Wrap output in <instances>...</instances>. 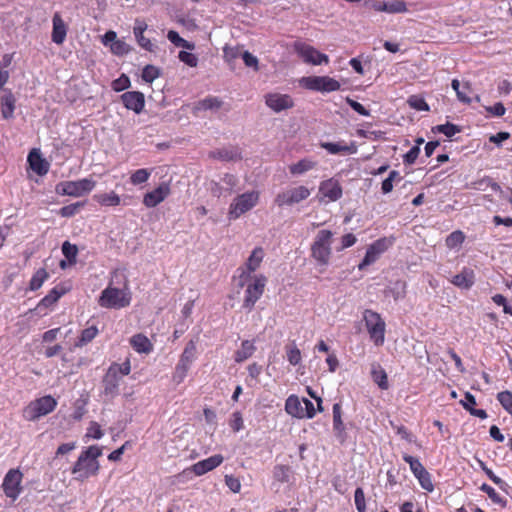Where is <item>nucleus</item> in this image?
<instances>
[{
  "mask_svg": "<svg viewBox=\"0 0 512 512\" xmlns=\"http://www.w3.org/2000/svg\"><path fill=\"white\" fill-rule=\"evenodd\" d=\"M102 455L101 447L92 445L83 450L72 468L77 481H84L98 474L100 465L98 458Z\"/></svg>",
  "mask_w": 512,
  "mask_h": 512,
  "instance_id": "nucleus-1",
  "label": "nucleus"
},
{
  "mask_svg": "<svg viewBox=\"0 0 512 512\" xmlns=\"http://www.w3.org/2000/svg\"><path fill=\"white\" fill-rule=\"evenodd\" d=\"M333 233L330 230L322 229L316 234L311 245L312 258L322 266L329 264L332 255Z\"/></svg>",
  "mask_w": 512,
  "mask_h": 512,
  "instance_id": "nucleus-2",
  "label": "nucleus"
},
{
  "mask_svg": "<svg viewBox=\"0 0 512 512\" xmlns=\"http://www.w3.org/2000/svg\"><path fill=\"white\" fill-rule=\"evenodd\" d=\"M131 302V293L125 285L123 288L106 287L98 299V304L107 309H121Z\"/></svg>",
  "mask_w": 512,
  "mask_h": 512,
  "instance_id": "nucleus-3",
  "label": "nucleus"
},
{
  "mask_svg": "<svg viewBox=\"0 0 512 512\" xmlns=\"http://www.w3.org/2000/svg\"><path fill=\"white\" fill-rule=\"evenodd\" d=\"M259 199L260 193L256 190L237 195L229 205L227 213L228 219L230 221L236 220L251 211L258 204Z\"/></svg>",
  "mask_w": 512,
  "mask_h": 512,
  "instance_id": "nucleus-4",
  "label": "nucleus"
},
{
  "mask_svg": "<svg viewBox=\"0 0 512 512\" xmlns=\"http://www.w3.org/2000/svg\"><path fill=\"white\" fill-rule=\"evenodd\" d=\"M362 318L370 340L375 346H382L385 342L386 323L381 315L371 309H366Z\"/></svg>",
  "mask_w": 512,
  "mask_h": 512,
  "instance_id": "nucleus-5",
  "label": "nucleus"
},
{
  "mask_svg": "<svg viewBox=\"0 0 512 512\" xmlns=\"http://www.w3.org/2000/svg\"><path fill=\"white\" fill-rule=\"evenodd\" d=\"M57 407V400L50 395L31 401L23 410V417L27 421H36L51 413Z\"/></svg>",
  "mask_w": 512,
  "mask_h": 512,
  "instance_id": "nucleus-6",
  "label": "nucleus"
},
{
  "mask_svg": "<svg viewBox=\"0 0 512 512\" xmlns=\"http://www.w3.org/2000/svg\"><path fill=\"white\" fill-rule=\"evenodd\" d=\"M96 186V181L92 178H83L76 181H62L55 187L58 195L71 197H82L89 194Z\"/></svg>",
  "mask_w": 512,
  "mask_h": 512,
  "instance_id": "nucleus-7",
  "label": "nucleus"
},
{
  "mask_svg": "<svg viewBox=\"0 0 512 512\" xmlns=\"http://www.w3.org/2000/svg\"><path fill=\"white\" fill-rule=\"evenodd\" d=\"M266 284L267 278L262 274L250 277V282L247 283L242 304L245 310L250 312L253 309L255 303L262 297Z\"/></svg>",
  "mask_w": 512,
  "mask_h": 512,
  "instance_id": "nucleus-8",
  "label": "nucleus"
},
{
  "mask_svg": "<svg viewBox=\"0 0 512 512\" xmlns=\"http://www.w3.org/2000/svg\"><path fill=\"white\" fill-rule=\"evenodd\" d=\"M299 84L305 89L322 93L334 92L339 90L341 87L339 81L329 76L302 77L299 80Z\"/></svg>",
  "mask_w": 512,
  "mask_h": 512,
  "instance_id": "nucleus-9",
  "label": "nucleus"
},
{
  "mask_svg": "<svg viewBox=\"0 0 512 512\" xmlns=\"http://www.w3.org/2000/svg\"><path fill=\"white\" fill-rule=\"evenodd\" d=\"M196 359V344L194 341H189L175 367L173 373V381L177 384H180L186 378L188 371L190 370L192 363Z\"/></svg>",
  "mask_w": 512,
  "mask_h": 512,
  "instance_id": "nucleus-10",
  "label": "nucleus"
},
{
  "mask_svg": "<svg viewBox=\"0 0 512 512\" xmlns=\"http://www.w3.org/2000/svg\"><path fill=\"white\" fill-rule=\"evenodd\" d=\"M310 195L311 189L304 185H298L278 193L274 201L279 207L293 206L306 200Z\"/></svg>",
  "mask_w": 512,
  "mask_h": 512,
  "instance_id": "nucleus-11",
  "label": "nucleus"
},
{
  "mask_svg": "<svg viewBox=\"0 0 512 512\" xmlns=\"http://www.w3.org/2000/svg\"><path fill=\"white\" fill-rule=\"evenodd\" d=\"M294 50L303 62L307 64L321 65L329 63V57L326 54L319 52L316 48L304 42H296Z\"/></svg>",
  "mask_w": 512,
  "mask_h": 512,
  "instance_id": "nucleus-12",
  "label": "nucleus"
},
{
  "mask_svg": "<svg viewBox=\"0 0 512 512\" xmlns=\"http://www.w3.org/2000/svg\"><path fill=\"white\" fill-rule=\"evenodd\" d=\"M393 241L386 237L374 241L367 247L366 254L362 262L358 265L359 270L365 269L367 266L375 263L379 257L392 246Z\"/></svg>",
  "mask_w": 512,
  "mask_h": 512,
  "instance_id": "nucleus-13",
  "label": "nucleus"
},
{
  "mask_svg": "<svg viewBox=\"0 0 512 512\" xmlns=\"http://www.w3.org/2000/svg\"><path fill=\"white\" fill-rule=\"evenodd\" d=\"M23 474L18 469H10L4 477L2 489L6 497L16 500L22 492Z\"/></svg>",
  "mask_w": 512,
  "mask_h": 512,
  "instance_id": "nucleus-14",
  "label": "nucleus"
},
{
  "mask_svg": "<svg viewBox=\"0 0 512 512\" xmlns=\"http://www.w3.org/2000/svg\"><path fill=\"white\" fill-rule=\"evenodd\" d=\"M343 191L339 181L335 178L324 180L319 185V200L324 202H335L342 197Z\"/></svg>",
  "mask_w": 512,
  "mask_h": 512,
  "instance_id": "nucleus-15",
  "label": "nucleus"
},
{
  "mask_svg": "<svg viewBox=\"0 0 512 512\" xmlns=\"http://www.w3.org/2000/svg\"><path fill=\"white\" fill-rule=\"evenodd\" d=\"M171 193L170 182H161L155 189L143 196V204L147 208H154L162 203Z\"/></svg>",
  "mask_w": 512,
  "mask_h": 512,
  "instance_id": "nucleus-16",
  "label": "nucleus"
},
{
  "mask_svg": "<svg viewBox=\"0 0 512 512\" xmlns=\"http://www.w3.org/2000/svg\"><path fill=\"white\" fill-rule=\"evenodd\" d=\"M265 104L274 112L279 113L292 108L294 101L288 94L272 92L265 95Z\"/></svg>",
  "mask_w": 512,
  "mask_h": 512,
  "instance_id": "nucleus-17",
  "label": "nucleus"
},
{
  "mask_svg": "<svg viewBox=\"0 0 512 512\" xmlns=\"http://www.w3.org/2000/svg\"><path fill=\"white\" fill-rule=\"evenodd\" d=\"M224 461V457L220 454L212 455L204 460H201L195 464H193L190 468L184 470L183 473H186L187 471L193 472L196 476H202L218 466L222 464Z\"/></svg>",
  "mask_w": 512,
  "mask_h": 512,
  "instance_id": "nucleus-18",
  "label": "nucleus"
},
{
  "mask_svg": "<svg viewBox=\"0 0 512 512\" xmlns=\"http://www.w3.org/2000/svg\"><path fill=\"white\" fill-rule=\"evenodd\" d=\"M371 8L378 12L388 14H398L407 12V4L404 0L380 1L376 0L371 3Z\"/></svg>",
  "mask_w": 512,
  "mask_h": 512,
  "instance_id": "nucleus-19",
  "label": "nucleus"
},
{
  "mask_svg": "<svg viewBox=\"0 0 512 512\" xmlns=\"http://www.w3.org/2000/svg\"><path fill=\"white\" fill-rule=\"evenodd\" d=\"M121 100L128 110H132L136 114L141 113L145 106L144 94L138 91L125 92L121 95Z\"/></svg>",
  "mask_w": 512,
  "mask_h": 512,
  "instance_id": "nucleus-20",
  "label": "nucleus"
},
{
  "mask_svg": "<svg viewBox=\"0 0 512 512\" xmlns=\"http://www.w3.org/2000/svg\"><path fill=\"white\" fill-rule=\"evenodd\" d=\"M320 146L325 149L329 154H355L357 152V145L355 142L349 144L344 141L337 143L321 142Z\"/></svg>",
  "mask_w": 512,
  "mask_h": 512,
  "instance_id": "nucleus-21",
  "label": "nucleus"
},
{
  "mask_svg": "<svg viewBox=\"0 0 512 512\" xmlns=\"http://www.w3.org/2000/svg\"><path fill=\"white\" fill-rule=\"evenodd\" d=\"M69 288L64 284L56 285L49 293L40 300L37 309L49 308L53 306L63 295L68 292Z\"/></svg>",
  "mask_w": 512,
  "mask_h": 512,
  "instance_id": "nucleus-22",
  "label": "nucleus"
},
{
  "mask_svg": "<svg viewBox=\"0 0 512 512\" xmlns=\"http://www.w3.org/2000/svg\"><path fill=\"white\" fill-rule=\"evenodd\" d=\"M52 23V41L57 45H61L66 39L67 25L58 12L53 15Z\"/></svg>",
  "mask_w": 512,
  "mask_h": 512,
  "instance_id": "nucleus-23",
  "label": "nucleus"
},
{
  "mask_svg": "<svg viewBox=\"0 0 512 512\" xmlns=\"http://www.w3.org/2000/svg\"><path fill=\"white\" fill-rule=\"evenodd\" d=\"M451 283L460 289L468 290L475 283V273L472 269L464 267L451 279Z\"/></svg>",
  "mask_w": 512,
  "mask_h": 512,
  "instance_id": "nucleus-24",
  "label": "nucleus"
},
{
  "mask_svg": "<svg viewBox=\"0 0 512 512\" xmlns=\"http://www.w3.org/2000/svg\"><path fill=\"white\" fill-rule=\"evenodd\" d=\"M120 380L121 378L117 375V370L115 368H109L103 380L104 394L114 397L118 393Z\"/></svg>",
  "mask_w": 512,
  "mask_h": 512,
  "instance_id": "nucleus-25",
  "label": "nucleus"
},
{
  "mask_svg": "<svg viewBox=\"0 0 512 512\" xmlns=\"http://www.w3.org/2000/svg\"><path fill=\"white\" fill-rule=\"evenodd\" d=\"M147 27V24L143 20L137 19L133 28V34L140 47L152 52L154 50V45L150 39L144 36V32L146 31Z\"/></svg>",
  "mask_w": 512,
  "mask_h": 512,
  "instance_id": "nucleus-26",
  "label": "nucleus"
},
{
  "mask_svg": "<svg viewBox=\"0 0 512 512\" xmlns=\"http://www.w3.org/2000/svg\"><path fill=\"white\" fill-rule=\"evenodd\" d=\"M264 258V251L261 247H256L245 263V270L242 272L241 277H249L261 265Z\"/></svg>",
  "mask_w": 512,
  "mask_h": 512,
  "instance_id": "nucleus-27",
  "label": "nucleus"
},
{
  "mask_svg": "<svg viewBox=\"0 0 512 512\" xmlns=\"http://www.w3.org/2000/svg\"><path fill=\"white\" fill-rule=\"evenodd\" d=\"M28 162L31 169L40 176L47 174L49 165L44 158L36 151H31L28 155Z\"/></svg>",
  "mask_w": 512,
  "mask_h": 512,
  "instance_id": "nucleus-28",
  "label": "nucleus"
},
{
  "mask_svg": "<svg viewBox=\"0 0 512 512\" xmlns=\"http://www.w3.org/2000/svg\"><path fill=\"white\" fill-rule=\"evenodd\" d=\"M1 100V114L4 119L13 117L15 110L16 99L10 90H5L0 98Z\"/></svg>",
  "mask_w": 512,
  "mask_h": 512,
  "instance_id": "nucleus-29",
  "label": "nucleus"
},
{
  "mask_svg": "<svg viewBox=\"0 0 512 512\" xmlns=\"http://www.w3.org/2000/svg\"><path fill=\"white\" fill-rule=\"evenodd\" d=\"M130 344L138 353L148 354L153 350V345L147 336L138 333L131 337Z\"/></svg>",
  "mask_w": 512,
  "mask_h": 512,
  "instance_id": "nucleus-30",
  "label": "nucleus"
},
{
  "mask_svg": "<svg viewBox=\"0 0 512 512\" xmlns=\"http://www.w3.org/2000/svg\"><path fill=\"white\" fill-rule=\"evenodd\" d=\"M285 411L292 417L304 418L302 401L296 395H290L286 399Z\"/></svg>",
  "mask_w": 512,
  "mask_h": 512,
  "instance_id": "nucleus-31",
  "label": "nucleus"
},
{
  "mask_svg": "<svg viewBox=\"0 0 512 512\" xmlns=\"http://www.w3.org/2000/svg\"><path fill=\"white\" fill-rule=\"evenodd\" d=\"M341 414V405L339 403H335L333 405V430L336 437L343 441L345 439V425L342 421Z\"/></svg>",
  "mask_w": 512,
  "mask_h": 512,
  "instance_id": "nucleus-32",
  "label": "nucleus"
},
{
  "mask_svg": "<svg viewBox=\"0 0 512 512\" xmlns=\"http://www.w3.org/2000/svg\"><path fill=\"white\" fill-rule=\"evenodd\" d=\"M93 199L101 206L104 207H115L121 204L120 196L110 191L108 193H97L93 196Z\"/></svg>",
  "mask_w": 512,
  "mask_h": 512,
  "instance_id": "nucleus-33",
  "label": "nucleus"
},
{
  "mask_svg": "<svg viewBox=\"0 0 512 512\" xmlns=\"http://www.w3.org/2000/svg\"><path fill=\"white\" fill-rule=\"evenodd\" d=\"M220 106L221 101L217 97H207L194 104L192 113L197 116L200 111L217 110Z\"/></svg>",
  "mask_w": 512,
  "mask_h": 512,
  "instance_id": "nucleus-34",
  "label": "nucleus"
},
{
  "mask_svg": "<svg viewBox=\"0 0 512 512\" xmlns=\"http://www.w3.org/2000/svg\"><path fill=\"white\" fill-rule=\"evenodd\" d=\"M371 377L373 381L381 388L382 390L388 389V378L387 373L381 367V365L374 363L371 367Z\"/></svg>",
  "mask_w": 512,
  "mask_h": 512,
  "instance_id": "nucleus-35",
  "label": "nucleus"
},
{
  "mask_svg": "<svg viewBox=\"0 0 512 512\" xmlns=\"http://www.w3.org/2000/svg\"><path fill=\"white\" fill-rule=\"evenodd\" d=\"M256 350V347L252 341L244 340L241 343L240 348L235 352V361L241 363L250 358Z\"/></svg>",
  "mask_w": 512,
  "mask_h": 512,
  "instance_id": "nucleus-36",
  "label": "nucleus"
},
{
  "mask_svg": "<svg viewBox=\"0 0 512 512\" xmlns=\"http://www.w3.org/2000/svg\"><path fill=\"white\" fill-rule=\"evenodd\" d=\"M315 166H316L315 161L308 159V158H304V159H301L300 161H298L297 163L290 165L289 171L294 176H300V175H303L304 173L312 170Z\"/></svg>",
  "mask_w": 512,
  "mask_h": 512,
  "instance_id": "nucleus-37",
  "label": "nucleus"
},
{
  "mask_svg": "<svg viewBox=\"0 0 512 512\" xmlns=\"http://www.w3.org/2000/svg\"><path fill=\"white\" fill-rule=\"evenodd\" d=\"M211 157L221 161H234L240 158L236 148L225 147L211 152Z\"/></svg>",
  "mask_w": 512,
  "mask_h": 512,
  "instance_id": "nucleus-38",
  "label": "nucleus"
},
{
  "mask_svg": "<svg viewBox=\"0 0 512 512\" xmlns=\"http://www.w3.org/2000/svg\"><path fill=\"white\" fill-rule=\"evenodd\" d=\"M49 278V273L44 268L38 269L30 279L29 290L36 291L42 287L44 282Z\"/></svg>",
  "mask_w": 512,
  "mask_h": 512,
  "instance_id": "nucleus-39",
  "label": "nucleus"
},
{
  "mask_svg": "<svg viewBox=\"0 0 512 512\" xmlns=\"http://www.w3.org/2000/svg\"><path fill=\"white\" fill-rule=\"evenodd\" d=\"M98 328L96 325H90L82 330L78 341L75 343L76 347H83L90 343L98 334Z\"/></svg>",
  "mask_w": 512,
  "mask_h": 512,
  "instance_id": "nucleus-40",
  "label": "nucleus"
},
{
  "mask_svg": "<svg viewBox=\"0 0 512 512\" xmlns=\"http://www.w3.org/2000/svg\"><path fill=\"white\" fill-rule=\"evenodd\" d=\"M152 173V169L141 168L131 173L129 181L132 185L138 186L146 183Z\"/></svg>",
  "mask_w": 512,
  "mask_h": 512,
  "instance_id": "nucleus-41",
  "label": "nucleus"
},
{
  "mask_svg": "<svg viewBox=\"0 0 512 512\" xmlns=\"http://www.w3.org/2000/svg\"><path fill=\"white\" fill-rule=\"evenodd\" d=\"M285 351L287 360L291 365L296 366L301 362V351L294 342L286 345Z\"/></svg>",
  "mask_w": 512,
  "mask_h": 512,
  "instance_id": "nucleus-42",
  "label": "nucleus"
},
{
  "mask_svg": "<svg viewBox=\"0 0 512 512\" xmlns=\"http://www.w3.org/2000/svg\"><path fill=\"white\" fill-rule=\"evenodd\" d=\"M167 38L171 43H173L177 47H182L189 50L194 49V44L180 37V35L176 31L170 30L167 34Z\"/></svg>",
  "mask_w": 512,
  "mask_h": 512,
  "instance_id": "nucleus-43",
  "label": "nucleus"
},
{
  "mask_svg": "<svg viewBox=\"0 0 512 512\" xmlns=\"http://www.w3.org/2000/svg\"><path fill=\"white\" fill-rule=\"evenodd\" d=\"M402 177L400 173L396 170H393L389 173V176L382 182V192L387 194L393 190V183L400 182Z\"/></svg>",
  "mask_w": 512,
  "mask_h": 512,
  "instance_id": "nucleus-44",
  "label": "nucleus"
},
{
  "mask_svg": "<svg viewBox=\"0 0 512 512\" xmlns=\"http://www.w3.org/2000/svg\"><path fill=\"white\" fill-rule=\"evenodd\" d=\"M465 240V235L462 231L457 230L449 234L446 238V246L450 249H454L460 246Z\"/></svg>",
  "mask_w": 512,
  "mask_h": 512,
  "instance_id": "nucleus-45",
  "label": "nucleus"
},
{
  "mask_svg": "<svg viewBox=\"0 0 512 512\" xmlns=\"http://www.w3.org/2000/svg\"><path fill=\"white\" fill-rule=\"evenodd\" d=\"M62 253L70 264H74L76 262V257L78 254V249L76 245H73L70 242L65 241L62 244Z\"/></svg>",
  "mask_w": 512,
  "mask_h": 512,
  "instance_id": "nucleus-46",
  "label": "nucleus"
},
{
  "mask_svg": "<svg viewBox=\"0 0 512 512\" xmlns=\"http://www.w3.org/2000/svg\"><path fill=\"white\" fill-rule=\"evenodd\" d=\"M104 435L102 429H101V426L95 422V421H92L89 425V427L87 428V431H86V434L84 436V440L85 442H87L89 439H101L102 436Z\"/></svg>",
  "mask_w": 512,
  "mask_h": 512,
  "instance_id": "nucleus-47",
  "label": "nucleus"
},
{
  "mask_svg": "<svg viewBox=\"0 0 512 512\" xmlns=\"http://www.w3.org/2000/svg\"><path fill=\"white\" fill-rule=\"evenodd\" d=\"M403 460L409 464L410 470L415 477L426 470L417 458L405 454L403 455Z\"/></svg>",
  "mask_w": 512,
  "mask_h": 512,
  "instance_id": "nucleus-48",
  "label": "nucleus"
},
{
  "mask_svg": "<svg viewBox=\"0 0 512 512\" xmlns=\"http://www.w3.org/2000/svg\"><path fill=\"white\" fill-rule=\"evenodd\" d=\"M110 50L113 54H115L117 56H123V55L128 54L131 51V47L124 40L117 39L110 46Z\"/></svg>",
  "mask_w": 512,
  "mask_h": 512,
  "instance_id": "nucleus-49",
  "label": "nucleus"
},
{
  "mask_svg": "<svg viewBox=\"0 0 512 512\" xmlns=\"http://www.w3.org/2000/svg\"><path fill=\"white\" fill-rule=\"evenodd\" d=\"M160 75V70L153 65H146L142 70V79L147 83H152Z\"/></svg>",
  "mask_w": 512,
  "mask_h": 512,
  "instance_id": "nucleus-50",
  "label": "nucleus"
},
{
  "mask_svg": "<svg viewBox=\"0 0 512 512\" xmlns=\"http://www.w3.org/2000/svg\"><path fill=\"white\" fill-rule=\"evenodd\" d=\"M497 400L502 407L512 415V393L510 391H502L497 394Z\"/></svg>",
  "mask_w": 512,
  "mask_h": 512,
  "instance_id": "nucleus-51",
  "label": "nucleus"
},
{
  "mask_svg": "<svg viewBox=\"0 0 512 512\" xmlns=\"http://www.w3.org/2000/svg\"><path fill=\"white\" fill-rule=\"evenodd\" d=\"M416 478L418 479L420 486L424 490H426L428 492H432L434 490V485L431 480V475L427 470H425L424 472H422L421 474L416 476Z\"/></svg>",
  "mask_w": 512,
  "mask_h": 512,
  "instance_id": "nucleus-52",
  "label": "nucleus"
},
{
  "mask_svg": "<svg viewBox=\"0 0 512 512\" xmlns=\"http://www.w3.org/2000/svg\"><path fill=\"white\" fill-rule=\"evenodd\" d=\"M408 104L410 105V107H412L413 109H415L417 111H428L429 110V106L426 103V101L422 97H419L416 95L409 97Z\"/></svg>",
  "mask_w": 512,
  "mask_h": 512,
  "instance_id": "nucleus-53",
  "label": "nucleus"
},
{
  "mask_svg": "<svg viewBox=\"0 0 512 512\" xmlns=\"http://www.w3.org/2000/svg\"><path fill=\"white\" fill-rule=\"evenodd\" d=\"M354 501L358 512L366 511L365 494L362 488L358 487L354 493Z\"/></svg>",
  "mask_w": 512,
  "mask_h": 512,
  "instance_id": "nucleus-54",
  "label": "nucleus"
},
{
  "mask_svg": "<svg viewBox=\"0 0 512 512\" xmlns=\"http://www.w3.org/2000/svg\"><path fill=\"white\" fill-rule=\"evenodd\" d=\"M229 425L234 432H239L244 427L242 414L238 411L232 413L229 420Z\"/></svg>",
  "mask_w": 512,
  "mask_h": 512,
  "instance_id": "nucleus-55",
  "label": "nucleus"
},
{
  "mask_svg": "<svg viewBox=\"0 0 512 512\" xmlns=\"http://www.w3.org/2000/svg\"><path fill=\"white\" fill-rule=\"evenodd\" d=\"M436 130L439 133L444 134L446 137H449V138L453 137L456 133L460 132V129L456 125L451 124V123L438 125L436 127Z\"/></svg>",
  "mask_w": 512,
  "mask_h": 512,
  "instance_id": "nucleus-56",
  "label": "nucleus"
},
{
  "mask_svg": "<svg viewBox=\"0 0 512 512\" xmlns=\"http://www.w3.org/2000/svg\"><path fill=\"white\" fill-rule=\"evenodd\" d=\"M82 206H83V203H80V202L66 205L60 209L59 213L62 217H72L76 213H78V211L80 210V208Z\"/></svg>",
  "mask_w": 512,
  "mask_h": 512,
  "instance_id": "nucleus-57",
  "label": "nucleus"
},
{
  "mask_svg": "<svg viewBox=\"0 0 512 512\" xmlns=\"http://www.w3.org/2000/svg\"><path fill=\"white\" fill-rule=\"evenodd\" d=\"M180 61L185 63L186 65L190 67H196L198 64V58L195 54L186 52V51H180L178 55Z\"/></svg>",
  "mask_w": 512,
  "mask_h": 512,
  "instance_id": "nucleus-58",
  "label": "nucleus"
},
{
  "mask_svg": "<svg viewBox=\"0 0 512 512\" xmlns=\"http://www.w3.org/2000/svg\"><path fill=\"white\" fill-rule=\"evenodd\" d=\"M480 490L485 492L494 503L501 504L503 502L502 497L490 485L484 483Z\"/></svg>",
  "mask_w": 512,
  "mask_h": 512,
  "instance_id": "nucleus-59",
  "label": "nucleus"
},
{
  "mask_svg": "<svg viewBox=\"0 0 512 512\" xmlns=\"http://www.w3.org/2000/svg\"><path fill=\"white\" fill-rule=\"evenodd\" d=\"M471 93H472L471 87L467 83H465L460 88V91H458L457 98L459 101H461L463 103H470L471 102Z\"/></svg>",
  "mask_w": 512,
  "mask_h": 512,
  "instance_id": "nucleus-60",
  "label": "nucleus"
},
{
  "mask_svg": "<svg viewBox=\"0 0 512 512\" xmlns=\"http://www.w3.org/2000/svg\"><path fill=\"white\" fill-rule=\"evenodd\" d=\"M129 86H130V80L125 75H122L121 77H119L118 79H116L112 82V88L117 92L122 91V90L128 88Z\"/></svg>",
  "mask_w": 512,
  "mask_h": 512,
  "instance_id": "nucleus-61",
  "label": "nucleus"
},
{
  "mask_svg": "<svg viewBox=\"0 0 512 512\" xmlns=\"http://www.w3.org/2000/svg\"><path fill=\"white\" fill-rule=\"evenodd\" d=\"M225 484L234 493H238L241 489V483L239 479L232 475L225 476Z\"/></svg>",
  "mask_w": 512,
  "mask_h": 512,
  "instance_id": "nucleus-62",
  "label": "nucleus"
},
{
  "mask_svg": "<svg viewBox=\"0 0 512 512\" xmlns=\"http://www.w3.org/2000/svg\"><path fill=\"white\" fill-rule=\"evenodd\" d=\"M420 154V147L418 145L413 146L405 155L404 163L413 164Z\"/></svg>",
  "mask_w": 512,
  "mask_h": 512,
  "instance_id": "nucleus-63",
  "label": "nucleus"
},
{
  "mask_svg": "<svg viewBox=\"0 0 512 512\" xmlns=\"http://www.w3.org/2000/svg\"><path fill=\"white\" fill-rule=\"evenodd\" d=\"M302 404H304V406H303L304 418L312 419L316 415V409L314 407V404L308 399H303Z\"/></svg>",
  "mask_w": 512,
  "mask_h": 512,
  "instance_id": "nucleus-64",
  "label": "nucleus"
}]
</instances>
